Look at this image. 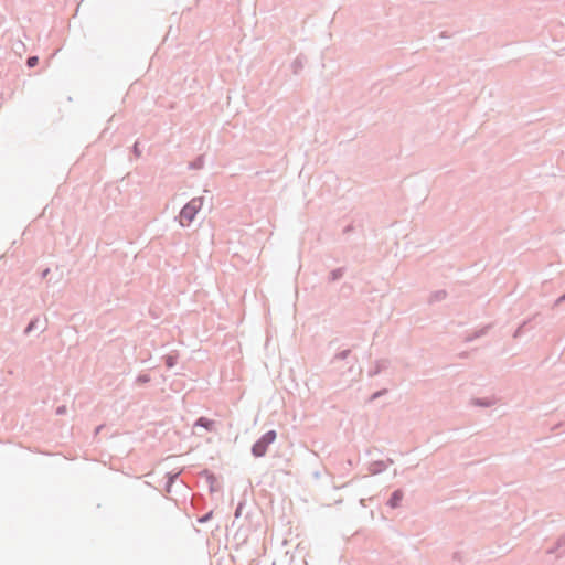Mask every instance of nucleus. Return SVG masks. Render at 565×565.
<instances>
[{
  "instance_id": "nucleus-28",
  "label": "nucleus",
  "mask_w": 565,
  "mask_h": 565,
  "mask_svg": "<svg viewBox=\"0 0 565 565\" xmlns=\"http://www.w3.org/2000/svg\"><path fill=\"white\" fill-rule=\"evenodd\" d=\"M173 484H170L168 481H166L164 491L166 493H170Z\"/></svg>"
},
{
  "instance_id": "nucleus-12",
  "label": "nucleus",
  "mask_w": 565,
  "mask_h": 565,
  "mask_svg": "<svg viewBox=\"0 0 565 565\" xmlns=\"http://www.w3.org/2000/svg\"><path fill=\"white\" fill-rule=\"evenodd\" d=\"M447 297V291L441 289L433 292L429 297V303H435L445 300Z\"/></svg>"
},
{
  "instance_id": "nucleus-16",
  "label": "nucleus",
  "mask_w": 565,
  "mask_h": 565,
  "mask_svg": "<svg viewBox=\"0 0 565 565\" xmlns=\"http://www.w3.org/2000/svg\"><path fill=\"white\" fill-rule=\"evenodd\" d=\"M351 358V350L350 349H347V350H343L339 353H337L332 360H331V363L334 364L337 361H340V360H347Z\"/></svg>"
},
{
  "instance_id": "nucleus-17",
  "label": "nucleus",
  "mask_w": 565,
  "mask_h": 565,
  "mask_svg": "<svg viewBox=\"0 0 565 565\" xmlns=\"http://www.w3.org/2000/svg\"><path fill=\"white\" fill-rule=\"evenodd\" d=\"M204 167V157L199 156L193 161L190 162L189 168L193 170H199Z\"/></svg>"
},
{
  "instance_id": "nucleus-19",
  "label": "nucleus",
  "mask_w": 565,
  "mask_h": 565,
  "mask_svg": "<svg viewBox=\"0 0 565 565\" xmlns=\"http://www.w3.org/2000/svg\"><path fill=\"white\" fill-rule=\"evenodd\" d=\"M151 380L150 375L149 374H139L136 379V383L139 384V385H143V384H147L149 383Z\"/></svg>"
},
{
  "instance_id": "nucleus-33",
  "label": "nucleus",
  "mask_w": 565,
  "mask_h": 565,
  "mask_svg": "<svg viewBox=\"0 0 565 565\" xmlns=\"http://www.w3.org/2000/svg\"><path fill=\"white\" fill-rule=\"evenodd\" d=\"M347 463H348L349 466H352V460H350V459H349V460L347 461Z\"/></svg>"
},
{
  "instance_id": "nucleus-10",
  "label": "nucleus",
  "mask_w": 565,
  "mask_h": 565,
  "mask_svg": "<svg viewBox=\"0 0 565 565\" xmlns=\"http://www.w3.org/2000/svg\"><path fill=\"white\" fill-rule=\"evenodd\" d=\"M306 63V57L303 55H299L295 58V61L291 63V70L294 74H299L300 71L303 68Z\"/></svg>"
},
{
  "instance_id": "nucleus-1",
  "label": "nucleus",
  "mask_w": 565,
  "mask_h": 565,
  "mask_svg": "<svg viewBox=\"0 0 565 565\" xmlns=\"http://www.w3.org/2000/svg\"><path fill=\"white\" fill-rule=\"evenodd\" d=\"M203 200L202 196L193 198L181 209L179 214L181 226H189L194 221L203 205Z\"/></svg>"
},
{
  "instance_id": "nucleus-18",
  "label": "nucleus",
  "mask_w": 565,
  "mask_h": 565,
  "mask_svg": "<svg viewBox=\"0 0 565 565\" xmlns=\"http://www.w3.org/2000/svg\"><path fill=\"white\" fill-rule=\"evenodd\" d=\"M163 360L168 369H172L177 364V355L167 354L163 356Z\"/></svg>"
},
{
  "instance_id": "nucleus-21",
  "label": "nucleus",
  "mask_w": 565,
  "mask_h": 565,
  "mask_svg": "<svg viewBox=\"0 0 565 565\" xmlns=\"http://www.w3.org/2000/svg\"><path fill=\"white\" fill-rule=\"evenodd\" d=\"M387 390L386 388H383V390H380V391H376L374 392L370 398H369V402H374L375 399L380 398L381 396L387 394Z\"/></svg>"
},
{
  "instance_id": "nucleus-25",
  "label": "nucleus",
  "mask_w": 565,
  "mask_h": 565,
  "mask_svg": "<svg viewBox=\"0 0 565 565\" xmlns=\"http://www.w3.org/2000/svg\"><path fill=\"white\" fill-rule=\"evenodd\" d=\"M563 302H565V292L555 300L554 307H557V306H559Z\"/></svg>"
},
{
  "instance_id": "nucleus-4",
  "label": "nucleus",
  "mask_w": 565,
  "mask_h": 565,
  "mask_svg": "<svg viewBox=\"0 0 565 565\" xmlns=\"http://www.w3.org/2000/svg\"><path fill=\"white\" fill-rule=\"evenodd\" d=\"M390 361L387 359L377 360L375 365L369 370V376L373 377L379 375L382 371L387 369Z\"/></svg>"
},
{
  "instance_id": "nucleus-6",
  "label": "nucleus",
  "mask_w": 565,
  "mask_h": 565,
  "mask_svg": "<svg viewBox=\"0 0 565 565\" xmlns=\"http://www.w3.org/2000/svg\"><path fill=\"white\" fill-rule=\"evenodd\" d=\"M548 554H556V557H561L565 554V535L561 536L555 546L547 550Z\"/></svg>"
},
{
  "instance_id": "nucleus-24",
  "label": "nucleus",
  "mask_w": 565,
  "mask_h": 565,
  "mask_svg": "<svg viewBox=\"0 0 565 565\" xmlns=\"http://www.w3.org/2000/svg\"><path fill=\"white\" fill-rule=\"evenodd\" d=\"M38 63H39V57H38V56H35V55L29 56V57L26 58V65H28V67H30V68H31V67L36 66V65H38Z\"/></svg>"
},
{
  "instance_id": "nucleus-32",
  "label": "nucleus",
  "mask_w": 565,
  "mask_h": 565,
  "mask_svg": "<svg viewBox=\"0 0 565 565\" xmlns=\"http://www.w3.org/2000/svg\"><path fill=\"white\" fill-rule=\"evenodd\" d=\"M351 230H352V226H351V225H348V226L343 230V232H344V233H349Z\"/></svg>"
},
{
  "instance_id": "nucleus-30",
  "label": "nucleus",
  "mask_w": 565,
  "mask_h": 565,
  "mask_svg": "<svg viewBox=\"0 0 565 565\" xmlns=\"http://www.w3.org/2000/svg\"><path fill=\"white\" fill-rule=\"evenodd\" d=\"M355 362H356V358H355V356H352V363H351V365L349 366V371H352L353 365H354V363H355Z\"/></svg>"
},
{
  "instance_id": "nucleus-13",
  "label": "nucleus",
  "mask_w": 565,
  "mask_h": 565,
  "mask_svg": "<svg viewBox=\"0 0 565 565\" xmlns=\"http://www.w3.org/2000/svg\"><path fill=\"white\" fill-rule=\"evenodd\" d=\"M345 268L339 267L330 271L329 274V281L334 282L339 279H341L344 275Z\"/></svg>"
},
{
  "instance_id": "nucleus-11",
  "label": "nucleus",
  "mask_w": 565,
  "mask_h": 565,
  "mask_svg": "<svg viewBox=\"0 0 565 565\" xmlns=\"http://www.w3.org/2000/svg\"><path fill=\"white\" fill-rule=\"evenodd\" d=\"M539 316V313L534 315L532 318L524 320L519 328L514 331L513 337L520 338L526 330L527 326Z\"/></svg>"
},
{
  "instance_id": "nucleus-3",
  "label": "nucleus",
  "mask_w": 565,
  "mask_h": 565,
  "mask_svg": "<svg viewBox=\"0 0 565 565\" xmlns=\"http://www.w3.org/2000/svg\"><path fill=\"white\" fill-rule=\"evenodd\" d=\"M392 463H393L392 459H387L386 462L383 460H375L370 463L369 471L371 475H379V473L385 471L387 469V466L392 465Z\"/></svg>"
},
{
  "instance_id": "nucleus-23",
  "label": "nucleus",
  "mask_w": 565,
  "mask_h": 565,
  "mask_svg": "<svg viewBox=\"0 0 565 565\" xmlns=\"http://www.w3.org/2000/svg\"><path fill=\"white\" fill-rule=\"evenodd\" d=\"M213 516V511H209L198 519V522L201 524L207 523Z\"/></svg>"
},
{
  "instance_id": "nucleus-26",
  "label": "nucleus",
  "mask_w": 565,
  "mask_h": 565,
  "mask_svg": "<svg viewBox=\"0 0 565 565\" xmlns=\"http://www.w3.org/2000/svg\"><path fill=\"white\" fill-rule=\"evenodd\" d=\"M132 150H134V153L139 157L141 154L140 150H139V147H138V142H136L132 147Z\"/></svg>"
},
{
  "instance_id": "nucleus-9",
  "label": "nucleus",
  "mask_w": 565,
  "mask_h": 565,
  "mask_svg": "<svg viewBox=\"0 0 565 565\" xmlns=\"http://www.w3.org/2000/svg\"><path fill=\"white\" fill-rule=\"evenodd\" d=\"M495 404L494 398L489 397H475L471 399V405L476 407H490Z\"/></svg>"
},
{
  "instance_id": "nucleus-27",
  "label": "nucleus",
  "mask_w": 565,
  "mask_h": 565,
  "mask_svg": "<svg viewBox=\"0 0 565 565\" xmlns=\"http://www.w3.org/2000/svg\"><path fill=\"white\" fill-rule=\"evenodd\" d=\"M65 412H66V407L65 406H60L56 409V414H58V415L65 414Z\"/></svg>"
},
{
  "instance_id": "nucleus-7",
  "label": "nucleus",
  "mask_w": 565,
  "mask_h": 565,
  "mask_svg": "<svg viewBox=\"0 0 565 565\" xmlns=\"http://www.w3.org/2000/svg\"><path fill=\"white\" fill-rule=\"evenodd\" d=\"M202 476L205 477V480L209 484V488H210V491L211 492H215L218 490L217 488V478L215 477V475L209 470H203L202 471Z\"/></svg>"
},
{
  "instance_id": "nucleus-5",
  "label": "nucleus",
  "mask_w": 565,
  "mask_h": 565,
  "mask_svg": "<svg viewBox=\"0 0 565 565\" xmlns=\"http://www.w3.org/2000/svg\"><path fill=\"white\" fill-rule=\"evenodd\" d=\"M404 493L401 489H397L392 492L390 499L387 500V505L392 509H396L401 505Z\"/></svg>"
},
{
  "instance_id": "nucleus-22",
  "label": "nucleus",
  "mask_w": 565,
  "mask_h": 565,
  "mask_svg": "<svg viewBox=\"0 0 565 565\" xmlns=\"http://www.w3.org/2000/svg\"><path fill=\"white\" fill-rule=\"evenodd\" d=\"M245 504L246 502L245 501H239L236 509H235V512H234V518L235 519H238L241 518L242 513H243V509L245 508Z\"/></svg>"
},
{
  "instance_id": "nucleus-15",
  "label": "nucleus",
  "mask_w": 565,
  "mask_h": 565,
  "mask_svg": "<svg viewBox=\"0 0 565 565\" xmlns=\"http://www.w3.org/2000/svg\"><path fill=\"white\" fill-rule=\"evenodd\" d=\"M489 328H490V326H487V327H484V328L473 332L472 334L467 335L465 341L466 342H471V341H473V340L484 335Z\"/></svg>"
},
{
  "instance_id": "nucleus-8",
  "label": "nucleus",
  "mask_w": 565,
  "mask_h": 565,
  "mask_svg": "<svg viewBox=\"0 0 565 565\" xmlns=\"http://www.w3.org/2000/svg\"><path fill=\"white\" fill-rule=\"evenodd\" d=\"M214 425H215L214 420H212L207 417H204V416L199 417L194 423V427H202V428L206 429L207 431L213 430Z\"/></svg>"
},
{
  "instance_id": "nucleus-2",
  "label": "nucleus",
  "mask_w": 565,
  "mask_h": 565,
  "mask_svg": "<svg viewBox=\"0 0 565 565\" xmlns=\"http://www.w3.org/2000/svg\"><path fill=\"white\" fill-rule=\"evenodd\" d=\"M277 433L274 429L266 431L252 446L250 452L255 458H262L266 455L268 447L276 440Z\"/></svg>"
},
{
  "instance_id": "nucleus-20",
  "label": "nucleus",
  "mask_w": 565,
  "mask_h": 565,
  "mask_svg": "<svg viewBox=\"0 0 565 565\" xmlns=\"http://www.w3.org/2000/svg\"><path fill=\"white\" fill-rule=\"evenodd\" d=\"M180 476V471H177V472H168L166 475V478H167V481L170 483V484H174V482L177 481V479L179 478Z\"/></svg>"
},
{
  "instance_id": "nucleus-29",
  "label": "nucleus",
  "mask_w": 565,
  "mask_h": 565,
  "mask_svg": "<svg viewBox=\"0 0 565 565\" xmlns=\"http://www.w3.org/2000/svg\"><path fill=\"white\" fill-rule=\"evenodd\" d=\"M50 274V268H46L42 271V278H46V276Z\"/></svg>"
},
{
  "instance_id": "nucleus-31",
  "label": "nucleus",
  "mask_w": 565,
  "mask_h": 565,
  "mask_svg": "<svg viewBox=\"0 0 565 565\" xmlns=\"http://www.w3.org/2000/svg\"><path fill=\"white\" fill-rule=\"evenodd\" d=\"M454 558H455V559H458L459 562H461L460 553H458V552H457V553H455V554H454Z\"/></svg>"
},
{
  "instance_id": "nucleus-14",
  "label": "nucleus",
  "mask_w": 565,
  "mask_h": 565,
  "mask_svg": "<svg viewBox=\"0 0 565 565\" xmlns=\"http://www.w3.org/2000/svg\"><path fill=\"white\" fill-rule=\"evenodd\" d=\"M39 321H40L39 317H34L33 319H31V321L28 323V326L23 330V334L25 337H28L32 331L38 329Z\"/></svg>"
}]
</instances>
